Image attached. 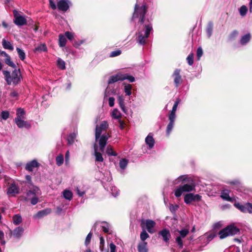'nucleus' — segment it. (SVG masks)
<instances>
[{"label": "nucleus", "instance_id": "nucleus-22", "mask_svg": "<svg viewBox=\"0 0 252 252\" xmlns=\"http://www.w3.org/2000/svg\"><path fill=\"white\" fill-rule=\"evenodd\" d=\"M15 123L17 125L18 127L22 128L24 127H29V125L28 124L27 122L25 121L23 119L15 118Z\"/></svg>", "mask_w": 252, "mask_h": 252}, {"label": "nucleus", "instance_id": "nucleus-18", "mask_svg": "<svg viewBox=\"0 0 252 252\" xmlns=\"http://www.w3.org/2000/svg\"><path fill=\"white\" fill-rule=\"evenodd\" d=\"M145 225L147 231L150 233H154L155 232L154 227L156 226V222L151 220H147L145 221Z\"/></svg>", "mask_w": 252, "mask_h": 252}, {"label": "nucleus", "instance_id": "nucleus-53", "mask_svg": "<svg viewBox=\"0 0 252 252\" xmlns=\"http://www.w3.org/2000/svg\"><path fill=\"white\" fill-rule=\"evenodd\" d=\"M111 193L114 196L116 197L119 194V191L116 187H112L111 189Z\"/></svg>", "mask_w": 252, "mask_h": 252}, {"label": "nucleus", "instance_id": "nucleus-57", "mask_svg": "<svg viewBox=\"0 0 252 252\" xmlns=\"http://www.w3.org/2000/svg\"><path fill=\"white\" fill-rule=\"evenodd\" d=\"M64 36L66 37L69 40H71L73 38V33L69 32H66L64 33Z\"/></svg>", "mask_w": 252, "mask_h": 252}, {"label": "nucleus", "instance_id": "nucleus-43", "mask_svg": "<svg viewBox=\"0 0 252 252\" xmlns=\"http://www.w3.org/2000/svg\"><path fill=\"white\" fill-rule=\"evenodd\" d=\"M58 66L61 69H64L65 68V62L60 58L57 60Z\"/></svg>", "mask_w": 252, "mask_h": 252}, {"label": "nucleus", "instance_id": "nucleus-25", "mask_svg": "<svg viewBox=\"0 0 252 252\" xmlns=\"http://www.w3.org/2000/svg\"><path fill=\"white\" fill-rule=\"evenodd\" d=\"M138 252H148L147 243L146 242H140L137 247Z\"/></svg>", "mask_w": 252, "mask_h": 252}, {"label": "nucleus", "instance_id": "nucleus-54", "mask_svg": "<svg viewBox=\"0 0 252 252\" xmlns=\"http://www.w3.org/2000/svg\"><path fill=\"white\" fill-rule=\"evenodd\" d=\"M180 99H177V100L175 101L173 106V108H172V109L171 111V113H176V110H177V107H178V105L180 102Z\"/></svg>", "mask_w": 252, "mask_h": 252}, {"label": "nucleus", "instance_id": "nucleus-59", "mask_svg": "<svg viewBox=\"0 0 252 252\" xmlns=\"http://www.w3.org/2000/svg\"><path fill=\"white\" fill-rule=\"evenodd\" d=\"M175 118H176L175 113L170 112V113L169 114V117H168L169 122H174L175 120Z\"/></svg>", "mask_w": 252, "mask_h": 252}, {"label": "nucleus", "instance_id": "nucleus-24", "mask_svg": "<svg viewBox=\"0 0 252 252\" xmlns=\"http://www.w3.org/2000/svg\"><path fill=\"white\" fill-rule=\"evenodd\" d=\"M230 191L228 189L222 190L221 192V197L225 200L232 202L233 199L229 196Z\"/></svg>", "mask_w": 252, "mask_h": 252}, {"label": "nucleus", "instance_id": "nucleus-10", "mask_svg": "<svg viewBox=\"0 0 252 252\" xmlns=\"http://www.w3.org/2000/svg\"><path fill=\"white\" fill-rule=\"evenodd\" d=\"M108 125L106 121H103L99 126L96 125L95 127V140L97 141L100 137V135L103 131L106 130L107 128Z\"/></svg>", "mask_w": 252, "mask_h": 252}, {"label": "nucleus", "instance_id": "nucleus-35", "mask_svg": "<svg viewBox=\"0 0 252 252\" xmlns=\"http://www.w3.org/2000/svg\"><path fill=\"white\" fill-rule=\"evenodd\" d=\"M128 160L126 158H122L120 160L119 166L121 169L123 170H125L126 167Z\"/></svg>", "mask_w": 252, "mask_h": 252}, {"label": "nucleus", "instance_id": "nucleus-21", "mask_svg": "<svg viewBox=\"0 0 252 252\" xmlns=\"http://www.w3.org/2000/svg\"><path fill=\"white\" fill-rule=\"evenodd\" d=\"M153 136L152 133H150L145 138V142L148 145L149 149H152L155 144V140Z\"/></svg>", "mask_w": 252, "mask_h": 252}, {"label": "nucleus", "instance_id": "nucleus-15", "mask_svg": "<svg viewBox=\"0 0 252 252\" xmlns=\"http://www.w3.org/2000/svg\"><path fill=\"white\" fill-rule=\"evenodd\" d=\"M108 139V135L103 134L101 137L100 136L98 140L99 149L101 152H103L105 147Z\"/></svg>", "mask_w": 252, "mask_h": 252}, {"label": "nucleus", "instance_id": "nucleus-36", "mask_svg": "<svg viewBox=\"0 0 252 252\" xmlns=\"http://www.w3.org/2000/svg\"><path fill=\"white\" fill-rule=\"evenodd\" d=\"M213 30V24L212 22H209L208 23L207 29H206V32L208 35V37H211L212 34V32Z\"/></svg>", "mask_w": 252, "mask_h": 252}, {"label": "nucleus", "instance_id": "nucleus-3", "mask_svg": "<svg viewBox=\"0 0 252 252\" xmlns=\"http://www.w3.org/2000/svg\"><path fill=\"white\" fill-rule=\"evenodd\" d=\"M152 30V27L150 24L145 25L144 30L138 32L137 33V42L141 45L145 44L146 39L148 38L150 32Z\"/></svg>", "mask_w": 252, "mask_h": 252}, {"label": "nucleus", "instance_id": "nucleus-42", "mask_svg": "<svg viewBox=\"0 0 252 252\" xmlns=\"http://www.w3.org/2000/svg\"><path fill=\"white\" fill-rule=\"evenodd\" d=\"M247 11L248 8L245 5H242L239 9L240 14L242 17H244L246 15Z\"/></svg>", "mask_w": 252, "mask_h": 252}, {"label": "nucleus", "instance_id": "nucleus-13", "mask_svg": "<svg viewBox=\"0 0 252 252\" xmlns=\"http://www.w3.org/2000/svg\"><path fill=\"white\" fill-rule=\"evenodd\" d=\"M158 235L161 236L163 241L167 244H169L171 238L170 231L167 228H164L158 232Z\"/></svg>", "mask_w": 252, "mask_h": 252}, {"label": "nucleus", "instance_id": "nucleus-49", "mask_svg": "<svg viewBox=\"0 0 252 252\" xmlns=\"http://www.w3.org/2000/svg\"><path fill=\"white\" fill-rule=\"evenodd\" d=\"M193 54L190 53L187 58L188 63L189 65H192L193 63Z\"/></svg>", "mask_w": 252, "mask_h": 252}, {"label": "nucleus", "instance_id": "nucleus-48", "mask_svg": "<svg viewBox=\"0 0 252 252\" xmlns=\"http://www.w3.org/2000/svg\"><path fill=\"white\" fill-rule=\"evenodd\" d=\"M112 116L116 119H118L121 117V114L118 109H115L112 113Z\"/></svg>", "mask_w": 252, "mask_h": 252}, {"label": "nucleus", "instance_id": "nucleus-20", "mask_svg": "<svg viewBox=\"0 0 252 252\" xmlns=\"http://www.w3.org/2000/svg\"><path fill=\"white\" fill-rule=\"evenodd\" d=\"M51 212L50 209L47 208L43 210L38 211L35 215L34 218L41 219L49 214Z\"/></svg>", "mask_w": 252, "mask_h": 252}, {"label": "nucleus", "instance_id": "nucleus-50", "mask_svg": "<svg viewBox=\"0 0 252 252\" xmlns=\"http://www.w3.org/2000/svg\"><path fill=\"white\" fill-rule=\"evenodd\" d=\"M46 49V46L45 44H40L35 48L34 51H45Z\"/></svg>", "mask_w": 252, "mask_h": 252}, {"label": "nucleus", "instance_id": "nucleus-17", "mask_svg": "<svg viewBox=\"0 0 252 252\" xmlns=\"http://www.w3.org/2000/svg\"><path fill=\"white\" fill-rule=\"evenodd\" d=\"M24 229L21 226H18L15 228L13 231H11V234L17 239H19L22 236Z\"/></svg>", "mask_w": 252, "mask_h": 252}, {"label": "nucleus", "instance_id": "nucleus-63", "mask_svg": "<svg viewBox=\"0 0 252 252\" xmlns=\"http://www.w3.org/2000/svg\"><path fill=\"white\" fill-rule=\"evenodd\" d=\"M49 2H50V5L51 7L54 10L56 9L57 8V6H56L55 3L53 1V0H49Z\"/></svg>", "mask_w": 252, "mask_h": 252}, {"label": "nucleus", "instance_id": "nucleus-61", "mask_svg": "<svg viewBox=\"0 0 252 252\" xmlns=\"http://www.w3.org/2000/svg\"><path fill=\"white\" fill-rule=\"evenodd\" d=\"M109 105L110 107H113L114 105L115 98L113 97L109 98Z\"/></svg>", "mask_w": 252, "mask_h": 252}, {"label": "nucleus", "instance_id": "nucleus-7", "mask_svg": "<svg viewBox=\"0 0 252 252\" xmlns=\"http://www.w3.org/2000/svg\"><path fill=\"white\" fill-rule=\"evenodd\" d=\"M14 23L18 26H22L27 24V21L25 16L22 15L21 13L16 10H14Z\"/></svg>", "mask_w": 252, "mask_h": 252}, {"label": "nucleus", "instance_id": "nucleus-38", "mask_svg": "<svg viewBox=\"0 0 252 252\" xmlns=\"http://www.w3.org/2000/svg\"><path fill=\"white\" fill-rule=\"evenodd\" d=\"M16 50L17 51L19 58L22 61H24L26 58L25 53L24 52V50H22L21 49L18 47L16 48Z\"/></svg>", "mask_w": 252, "mask_h": 252}, {"label": "nucleus", "instance_id": "nucleus-56", "mask_svg": "<svg viewBox=\"0 0 252 252\" xmlns=\"http://www.w3.org/2000/svg\"><path fill=\"white\" fill-rule=\"evenodd\" d=\"M203 55V50L201 47H198L197 49V58L199 60Z\"/></svg>", "mask_w": 252, "mask_h": 252}, {"label": "nucleus", "instance_id": "nucleus-5", "mask_svg": "<svg viewBox=\"0 0 252 252\" xmlns=\"http://www.w3.org/2000/svg\"><path fill=\"white\" fill-rule=\"evenodd\" d=\"M147 12V8L145 5L139 6L136 4L134 7V11L132 16V19L139 18V22L143 23L144 21L145 15Z\"/></svg>", "mask_w": 252, "mask_h": 252}, {"label": "nucleus", "instance_id": "nucleus-31", "mask_svg": "<svg viewBox=\"0 0 252 252\" xmlns=\"http://www.w3.org/2000/svg\"><path fill=\"white\" fill-rule=\"evenodd\" d=\"M66 43V39L65 36L62 34H60L59 36V46L61 47H63L65 46Z\"/></svg>", "mask_w": 252, "mask_h": 252}, {"label": "nucleus", "instance_id": "nucleus-52", "mask_svg": "<svg viewBox=\"0 0 252 252\" xmlns=\"http://www.w3.org/2000/svg\"><path fill=\"white\" fill-rule=\"evenodd\" d=\"M92 235H93V233L91 232H90L88 234V235L86 237L85 242V245L87 246L90 244L92 237Z\"/></svg>", "mask_w": 252, "mask_h": 252}, {"label": "nucleus", "instance_id": "nucleus-58", "mask_svg": "<svg viewBox=\"0 0 252 252\" xmlns=\"http://www.w3.org/2000/svg\"><path fill=\"white\" fill-rule=\"evenodd\" d=\"M178 208L179 206L177 205H174L173 204H171L169 206V210L171 212L174 213L176 211Z\"/></svg>", "mask_w": 252, "mask_h": 252}, {"label": "nucleus", "instance_id": "nucleus-11", "mask_svg": "<svg viewBox=\"0 0 252 252\" xmlns=\"http://www.w3.org/2000/svg\"><path fill=\"white\" fill-rule=\"evenodd\" d=\"M201 196L199 194H194L193 193H188L184 196V201L187 204H190L192 201H198L201 200Z\"/></svg>", "mask_w": 252, "mask_h": 252}, {"label": "nucleus", "instance_id": "nucleus-4", "mask_svg": "<svg viewBox=\"0 0 252 252\" xmlns=\"http://www.w3.org/2000/svg\"><path fill=\"white\" fill-rule=\"evenodd\" d=\"M239 233V229L234 224H231L221 230L218 233L220 239H223L229 236L236 235Z\"/></svg>", "mask_w": 252, "mask_h": 252}, {"label": "nucleus", "instance_id": "nucleus-28", "mask_svg": "<svg viewBox=\"0 0 252 252\" xmlns=\"http://www.w3.org/2000/svg\"><path fill=\"white\" fill-rule=\"evenodd\" d=\"M251 35L250 34V33H247L244 35H243L241 39H240V43H241V44L243 45H246L247 43H248L250 39H251Z\"/></svg>", "mask_w": 252, "mask_h": 252}, {"label": "nucleus", "instance_id": "nucleus-60", "mask_svg": "<svg viewBox=\"0 0 252 252\" xmlns=\"http://www.w3.org/2000/svg\"><path fill=\"white\" fill-rule=\"evenodd\" d=\"M214 228L215 229H220L222 226V223L220 221L214 224Z\"/></svg>", "mask_w": 252, "mask_h": 252}, {"label": "nucleus", "instance_id": "nucleus-12", "mask_svg": "<svg viewBox=\"0 0 252 252\" xmlns=\"http://www.w3.org/2000/svg\"><path fill=\"white\" fill-rule=\"evenodd\" d=\"M19 193V187L18 185L13 183L9 185L7 189V194L9 196H15Z\"/></svg>", "mask_w": 252, "mask_h": 252}, {"label": "nucleus", "instance_id": "nucleus-34", "mask_svg": "<svg viewBox=\"0 0 252 252\" xmlns=\"http://www.w3.org/2000/svg\"><path fill=\"white\" fill-rule=\"evenodd\" d=\"M25 115V111L22 108H19L17 110L16 117L15 118L24 119Z\"/></svg>", "mask_w": 252, "mask_h": 252}, {"label": "nucleus", "instance_id": "nucleus-64", "mask_svg": "<svg viewBox=\"0 0 252 252\" xmlns=\"http://www.w3.org/2000/svg\"><path fill=\"white\" fill-rule=\"evenodd\" d=\"M238 34V32L236 31V30H234L230 34V37L231 38H233L236 36H237Z\"/></svg>", "mask_w": 252, "mask_h": 252}, {"label": "nucleus", "instance_id": "nucleus-33", "mask_svg": "<svg viewBox=\"0 0 252 252\" xmlns=\"http://www.w3.org/2000/svg\"><path fill=\"white\" fill-rule=\"evenodd\" d=\"M103 231L105 233L111 234L112 230H110V226L107 222H103L101 225Z\"/></svg>", "mask_w": 252, "mask_h": 252}, {"label": "nucleus", "instance_id": "nucleus-29", "mask_svg": "<svg viewBox=\"0 0 252 252\" xmlns=\"http://www.w3.org/2000/svg\"><path fill=\"white\" fill-rule=\"evenodd\" d=\"M2 45L3 47L5 49H8L10 51H12L14 49L12 44L9 41H7L5 39H2Z\"/></svg>", "mask_w": 252, "mask_h": 252}, {"label": "nucleus", "instance_id": "nucleus-44", "mask_svg": "<svg viewBox=\"0 0 252 252\" xmlns=\"http://www.w3.org/2000/svg\"><path fill=\"white\" fill-rule=\"evenodd\" d=\"M131 86L130 84H126L125 86L124 91L126 95L129 96L131 94Z\"/></svg>", "mask_w": 252, "mask_h": 252}, {"label": "nucleus", "instance_id": "nucleus-41", "mask_svg": "<svg viewBox=\"0 0 252 252\" xmlns=\"http://www.w3.org/2000/svg\"><path fill=\"white\" fill-rule=\"evenodd\" d=\"M123 80H128L130 82H133L135 81V78L132 76L128 75L127 74H122Z\"/></svg>", "mask_w": 252, "mask_h": 252}, {"label": "nucleus", "instance_id": "nucleus-46", "mask_svg": "<svg viewBox=\"0 0 252 252\" xmlns=\"http://www.w3.org/2000/svg\"><path fill=\"white\" fill-rule=\"evenodd\" d=\"M149 237V234L145 230H143L140 234V239L142 242H145V240Z\"/></svg>", "mask_w": 252, "mask_h": 252}, {"label": "nucleus", "instance_id": "nucleus-23", "mask_svg": "<svg viewBox=\"0 0 252 252\" xmlns=\"http://www.w3.org/2000/svg\"><path fill=\"white\" fill-rule=\"evenodd\" d=\"M122 76L121 73H118L115 75L112 76L109 78L108 83L110 84L118 81H123Z\"/></svg>", "mask_w": 252, "mask_h": 252}, {"label": "nucleus", "instance_id": "nucleus-27", "mask_svg": "<svg viewBox=\"0 0 252 252\" xmlns=\"http://www.w3.org/2000/svg\"><path fill=\"white\" fill-rule=\"evenodd\" d=\"M118 100L121 109L124 113H126V109L125 105L124 97L123 95H119L118 98Z\"/></svg>", "mask_w": 252, "mask_h": 252}, {"label": "nucleus", "instance_id": "nucleus-8", "mask_svg": "<svg viewBox=\"0 0 252 252\" xmlns=\"http://www.w3.org/2000/svg\"><path fill=\"white\" fill-rule=\"evenodd\" d=\"M234 206L243 213L252 214V203L248 202L243 204L236 203Z\"/></svg>", "mask_w": 252, "mask_h": 252}, {"label": "nucleus", "instance_id": "nucleus-1", "mask_svg": "<svg viewBox=\"0 0 252 252\" xmlns=\"http://www.w3.org/2000/svg\"><path fill=\"white\" fill-rule=\"evenodd\" d=\"M41 194L39 188L36 186H32L26 192V196H21V200L23 201L28 202L31 201L32 205L36 204L39 201V196Z\"/></svg>", "mask_w": 252, "mask_h": 252}, {"label": "nucleus", "instance_id": "nucleus-19", "mask_svg": "<svg viewBox=\"0 0 252 252\" xmlns=\"http://www.w3.org/2000/svg\"><path fill=\"white\" fill-rule=\"evenodd\" d=\"M39 165V163H38L36 160H32L27 163L25 169L29 171L32 172L33 171L34 168L37 167Z\"/></svg>", "mask_w": 252, "mask_h": 252}, {"label": "nucleus", "instance_id": "nucleus-30", "mask_svg": "<svg viewBox=\"0 0 252 252\" xmlns=\"http://www.w3.org/2000/svg\"><path fill=\"white\" fill-rule=\"evenodd\" d=\"M12 220L13 223L16 225H18L22 222V218L20 215L16 214L13 216Z\"/></svg>", "mask_w": 252, "mask_h": 252}, {"label": "nucleus", "instance_id": "nucleus-51", "mask_svg": "<svg viewBox=\"0 0 252 252\" xmlns=\"http://www.w3.org/2000/svg\"><path fill=\"white\" fill-rule=\"evenodd\" d=\"M9 116V113L7 111H3L1 113V118L3 120H7Z\"/></svg>", "mask_w": 252, "mask_h": 252}, {"label": "nucleus", "instance_id": "nucleus-26", "mask_svg": "<svg viewBox=\"0 0 252 252\" xmlns=\"http://www.w3.org/2000/svg\"><path fill=\"white\" fill-rule=\"evenodd\" d=\"M94 156L95 158V160L98 162H102L103 161V158L102 157L101 153L97 151V146L96 144L94 146Z\"/></svg>", "mask_w": 252, "mask_h": 252}, {"label": "nucleus", "instance_id": "nucleus-14", "mask_svg": "<svg viewBox=\"0 0 252 252\" xmlns=\"http://www.w3.org/2000/svg\"><path fill=\"white\" fill-rule=\"evenodd\" d=\"M174 77V83L176 87H178L181 85L182 82L181 76L180 75V70L176 69L175 70L174 73L173 74Z\"/></svg>", "mask_w": 252, "mask_h": 252}, {"label": "nucleus", "instance_id": "nucleus-32", "mask_svg": "<svg viewBox=\"0 0 252 252\" xmlns=\"http://www.w3.org/2000/svg\"><path fill=\"white\" fill-rule=\"evenodd\" d=\"M63 197L67 200H70L72 198L73 194L69 190L65 189L63 192Z\"/></svg>", "mask_w": 252, "mask_h": 252}, {"label": "nucleus", "instance_id": "nucleus-45", "mask_svg": "<svg viewBox=\"0 0 252 252\" xmlns=\"http://www.w3.org/2000/svg\"><path fill=\"white\" fill-rule=\"evenodd\" d=\"M174 122H169L166 128V134L167 135H169L171 132L173 126H174Z\"/></svg>", "mask_w": 252, "mask_h": 252}, {"label": "nucleus", "instance_id": "nucleus-2", "mask_svg": "<svg viewBox=\"0 0 252 252\" xmlns=\"http://www.w3.org/2000/svg\"><path fill=\"white\" fill-rule=\"evenodd\" d=\"M4 79L7 84L9 85L13 84L17 85L22 79V75L19 69H15L12 73L7 70L2 71Z\"/></svg>", "mask_w": 252, "mask_h": 252}, {"label": "nucleus", "instance_id": "nucleus-37", "mask_svg": "<svg viewBox=\"0 0 252 252\" xmlns=\"http://www.w3.org/2000/svg\"><path fill=\"white\" fill-rule=\"evenodd\" d=\"M4 62L9 66L12 67L14 68H15L16 67V65L13 63V62L11 61V58L9 55H8L7 57L5 58L4 60Z\"/></svg>", "mask_w": 252, "mask_h": 252}, {"label": "nucleus", "instance_id": "nucleus-39", "mask_svg": "<svg viewBox=\"0 0 252 252\" xmlns=\"http://www.w3.org/2000/svg\"><path fill=\"white\" fill-rule=\"evenodd\" d=\"M76 135L75 133H70L67 137V140L69 145L72 144L75 139Z\"/></svg>", "mask_w": 252, "mask_h": 252}, {"label": "nucleus", "instance_id": "nucleus-62", "mask_svg": "<svg viewBox=\"0 0 252 252\" xmlns=\"http://www.w3.org/2000/svg\"><path fill=\"white\" fill-rule=\"evenodd\" d=\"M109 247L110 249V252H116V247L113 243L110 244Z\"/></svg>", "mask_w": 252, "mask_h": 252}, {"label": "nucleus", "instance_id": "nucleus-40", "mask_svg": "<svg viewBox=\"0 0 252 252\" xmlns=\"http://www.w3.org/2000/svg\"><path fill=\"white\" fill-rule=\"evenodd\" d=\"M106 154L109 156H116L117 153L113 151V148L111 146H108L106 151Z\"/></svg>", "mask_w": 252, "mask_h": 252}, {"label": "nucleus", "instance_id": "nucleus-47", "mask_svg": "<svg viewBox=\"0 0 252 252\" xmlns=\"http://www.w3.org/2000/svg\"><path fill=\"white\" fill-rule=\"evenodd\" d=\"M56 163L58 166H61L63 162V156L61 155L57 157L56 158Z\"/></svg>", "mask_w": 252, "mask_h": 252}, {"label": "nucleus", "instance_id": "nucleus-6", "mask_svg": "<svg viewBox=\"0 0 252 252\" xmlns=\"http://www.w3.org/2000/svg\"><path fill=\"white\" fill-rule=\"evenodd\" d=\"M195 189V186L192 184H186L180 186L175 190V195L177 197H180L183 193L190 192Z\"/></svg>", "mask_w": 252, "mask_h": 252}, {"label": "nucleus", "instance_id": "nucleus-16", "mask_svg": "<svg viewBox=\"0 0 252 252\" xmlns=\"http://www.w3.org/2000/svg\"><path fill=\"white\" fill-rule=\"evenodd\" d=\"M69 1L68 0H60L57 3V6L60 10L66 11L69 8Z\"/></svg>", "mask_w": 252, "mask_h": 252}, {"label": "nucleus", "instance_id": "nucleus-9", "mask_svg": "<svg viewBox=\"0 0 252 252\" xmlns=\"http://www.w3.org/2000/svg\"><path fill=\"white\" fill-rule=\"evenodd\" d=\"M180 235L177 236L176 238V242L177 243L178 246L180 248H182L183 247V243L182 241V239L186 237L187 235L189 233V230L188 229H183L181 230H178Z\"/></svg>", "mask_w": 252, "mask_h": 252}, {"label": "nucleus", "instance_id": "nucleus-55", "mask_svg": "<svg viewBox=\"0 0 252 252\" xmlns=\"http://www.w3.org/2000/svg\"><path fill=\"white\" fill-rule=\"evenodd\" d=\"M121 53H122V52L120 50L113 51L111 52L110 57H114L118 56L120 55L121 54Z\"/></svg>", "mask_w": 252, "mask_h": 252}]
</instances>
